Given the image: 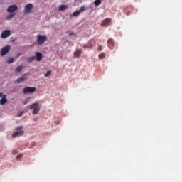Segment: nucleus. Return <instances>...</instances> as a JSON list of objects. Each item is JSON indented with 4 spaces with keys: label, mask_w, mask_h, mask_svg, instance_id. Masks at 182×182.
Returning a JSON list of instances; mask_svg holds the SVG:
<instances>
[{
    "label": "nucleus",
    "mask_w": 182,
    "mask_h": 182,
    "mask_svg": "<svg viewBox=\"0 0 182 182\" xmlns=\"http://www.w3.org/2000/svg\"><path fill=\"white\" fill-rule=\"evenodd\" d=\"M73 55L75 58H77L78 59V58H80V55H82V50H77L75 52H74Z\"/></svg>",
    "instance_id": "obj_13"
},
{
    "label": "nucleus",
    "mask_w": 182,
    "mask_h": 182,
    "mask_svg": "<svg viewBox=\"0 0 182 182\" xmlns=\"http://www.w3.org/2000/svg\"><path fill=\"white\" fill-rule=\"evenodd\" d=\"M36 59L37 62H41L42 59H43V55H42V53L41 52H36Z\"/></svg>",
    "instance_id": "obj_10"
},
{
    "label": "nucleus",
    "mask_w": 182,
    "mask_h": 182,
    "mask_svg": "<svg viewBox=\"0 0 182 182\" xmlns=\"http://www.w3.org/2000/svg\"><path fill=\"white\" fill-rule=\"evenodd\" d=\"M80 15V11H75L73 13V16H79Z\"/></svg>",
    "instance_id": "obj_21"
},
{
    "label": "nucleus",
    "mask_w": 182,
    "mask_h": 182,
    "mask_svg": "<svg viewBox=\"0 0 182 182\" xmlns=\"http://www.w3.org/2000/svg\"><path fill=\"white\" fill-rule=\"evenodd\" d=\"M22 69H23V65H18L16 69V72L19 73L20 72H22Z\"/></svg>",
    "instance_id": "obj_17"
},
{
    "label": "nucleus",
    "mask_w": 182,
    "mask_h": 182,
    "mask_svg": "<svg viewBox=\"0 0 182 182\" xmlns=\"http://www.w3.org/2000/svg\"><path fill=\"white\" fill-rule=\"evenodd\" d=\"M9 50H11V46H6L4 47L1 50V55L5 56V55L9 52Z\"/></svg>",
    "instance_id": "obj_7"
},
{
    "label": "nucleus",
    "mask_w": 182,
    "mask_h": 182,
    "mask_svg": "<svg viewBox=\"0 0 182 182\" xmlns=\"http://www.w3.org/2000/svg\"><path fill=\"white\" fill-rule=\"evenodd\" d=\"M2 96H4V93L3 92H0V97H2Z\"/></svg>",
    "instance_id": "obj_32"
},
{
    "label": "nucleus",
    "mask_w": 182,
    "mask_h": 182,
    "mask_svg": "<svg viewBox=\"0 0 182 182\" xmlns=\"http://www.w3.org/2000/svg\"><path fill=\"white\" fill-rule=\"evenodd\" d=\"M106 55L105 53H102L99 55L100 59H105Z\"/></svg>",
    "instance_id": "obj_25"
},
{
    "label": "nucleus",
    "mask_w": 182,
    "mask_h": 182,
    "mask_svg": "<svg viewBox=\"0 0 182 182\" xmlns=\"http://www.w3.org/2000/svg\"><path fill=\"white\" fill-rule=\"evenodd\" d=\"M35 59H36V56L29 57L28 58V63H31L33 62V60H35Z\"/></svg>",
    "instance_id": "obj_19"
},
{
    "label": "nucleus",
    "mask_w": 182,
    "mask_h": 182,
    "mask_svg": "<svg viewBox=\"0 0 182 182\" xmlns=\"http://www.w3.org/2000/svg\"><path fill=\"white\" fill-rule=\"evenodd\" d=\"M48 37L46 36L38 35L37 36V43L38 45H43L46 41H47Z\"/></svg>",
    "instance_id": "obj_3"
},
{
    "label": "nucleus",
    "mask_w": 182,
    "mask_h": 182,
    "mask_svg": "<svg viewBox=\"0 0 182 182\" xmlns=\"http://www.w3.org/2000/svg\"><path fill=\"white\" fill-rule=\"evenodd\" d=\"M79 12H85V6H82L80 8Z\"/></svg>",
    "instance_id": "obj_27"
},
{
    "label": "nucleus",
    "mask_w": 182,
    "mask_h": 182,
    "mask_svg": "<svg viewBox=\"0 0 182 182\" xmlns=\"http://www.w3.org/2000/svg\"><path fill=\"white\" fill-rule=\"evenodd\" d=\"M21 116H23V112H21L17 114V117H21Z\"/></svg>",
    "instance_id": "obj_28"
},
{
    "label": "nucleus",
    "mask_w": 182,
    "mask_h": 182,
    "mask_svg": "<svg viewBox=\"0 0 182 182\" xmlns=\"http://www.w3.org/2000/svg\"><path fill=\"white\" fill-rule=\"evenodd\" d=\"M32 9H33V4H26L24 7V13L31 14L32 12Z\"/></svg>",
    "instance_id": "obj_5"
},
{
    "label": "nucleus",
    "mask_w": 182,
    "mask_h": 182,
    "mask_svg": "<svg viewBox=\"0 0 182 182\" xmlns=\"http://www.w3.org/2000/svg\"><path fill=\"white\" fill-rule=\"evenodd\" d=\"M25 80H26V74L23 75L21 77L18 78L16 80V83H18V84L22 83V82H25Z\"/></svg>",
    "instance_id": "obj_11"
},
{
    "label": "nucleus",
    "mask_w": 182,
    "mask_h": 182,
    "mask_svg": "<svg viewBox=\"0 0 182 182\" xmlns=\"http://www.w3.org/2000/svg\"><path fill=\"white\" fill-rule=\"evenodd\" d=\"M14 16H15V14L8 15L6 17L7 21H11V19H12L14 18Z\"/></svg>",
    "instance_id": "obj_22"
},
{
    "label": "nucleus",
    "mask_w": 182,
    "mask_h": 182,
    "mask_svg": "<svg viewBox=\"0 0 182 182\" xmlns=\"http://www.w3.org/2000/svg\"><path fill=\"white\" fill-rule=\"evenodd\" d=\"M18 56H21V54H18Z\"/></svg>",
    "instance_id": "obj_34"
},
{
    "label": "nucleus",
    "mask_w": 182,
    "mask_h": 182,
    "mask_svg": "<svg viewBox=\"0 0 182 182\" xmlns=\"http://www.w3.org/2000/svg\"><path fill=\"white\" fill-rule=\"evenodd\" d=\"M8 102V99H6V95H3L1 99L0 100V105H4Z\"/></svg>",
    "instance_id": "obj_12"
},
{
    "label": "nucleus",
    "mask_w": 182,
    "mask_h": 182,
    "mask_svg": "<svg viewBox=\"0 0 182 182\" xmlns=\"http://www.w3.org/2000/svg\"><path fill=\"white\" fill-rule=\"evenodd\" d=\"M100 4H102V0H95L94 1V4L95 6H99V5H100Z\"/></svg>",
    "instance_id": "obj_18"
},
{
    "label": "nucleus",
    "mask_w": 182,
    "mask_h": 182,
    "mask_svg": "<svg viewBox=\"0 0 182 182\" xmlns=\"http://www.w3.org/2000/svg\"><path fill=\"white\" fill-rule=\"evenodd\" d=\"M29 109L30 110H33L32 111L33 114H38L39 113V110H41V107H39V103L38 102L32 104L29 107Z\"/></svg>",
    "instance_id": "obj_1"
},
{
    "label": "nucleus",
    "mask_w": 182,
    "mask_h": 182,
    "mask_svg": "<svg viewBox=\"0 0 182 182\" xmlns=\"http://www.w3.org/2000/svg\"><path fill=\"white\" fill-rule=\"evenodd\" d=\"M36 92V87H26L23 89V95H26L27 93H35Z\"/></svg>",
    "instance_id": "obj_4"
},
{
    "label": "nucleus",
    "mask_w": 182,
    "mask_h": 182,
    "mask_svg": "<svg viewBox=\"0 0 182 182\" xmlns=\"http://www.w3.org/2000/svg\"><path fill=\"white\" fill-rule=\"evenodd\" d=\"M35 145H36L35 142H33V143L31 144L32 147H33V146H35Z\"/></svg>",
    "instance_id": "obj_33"
},
{
    "label": "nucleus",
    "mask_w": 182,
    "mask_h": 182,
    "mask_svg": "<svg viewBox=\"0 0 182 182\" xmlns=\"http://www.w3.org/2000/svg\"><path fill=\"white\" fill-rule=\"evenodd\" d=\"M15 11H18V6L17 5H10L8 8H7V12H9V14H12V12H15Z\"/></svg>",
    "instance_id": "obj_8"
},
{
    "label": "nucleus",
    "mask_w": 182,
    "mask_h": 182,
    "mask_svg": "<svg viewBox=\"0 0 182 182\" xmlns=\"http://www.w3.org/2000/svg\"><path fill=\"white\" fill-rule=\"evenodd\" d=\"M84 49H92L93 48V46L90 44V43H88L87 44L83 45Z\"/></svg>",
    "instance_id": "obj_15"
},
{
    "label": "nucleus",
    "mask_w": 182,
    "mask_h": 182,
    "mask_svg": "<svg viewBox=\"0 0 182 182\" xmlns=\"http://www.w3.org/2000/svg\"><path fill=\"white\" fill-rule=\"evenodd\" d=\"M29 100H31V97H27L23 102V105H28V103H29Z\"/></svg>",
    "instance_id": "obj_20"
},
{
    "label": "nucleus",
    "mask_w": 182,
    "mask_h": 182,
    "mask_svg": "<svg viewBox=\"0 0 182 182\" xmlns=\"http://www.w3.org/2000/svg\"><path fill=\"white\" fill-rule=\"evenodd\" d=\"M108 43V46L109 48H110V49H112V48H113V46H114V41L112 39H109L107 41Z\"/></svg>",
    "instance_id": "obj_14"
},
{
    "label": "nucleus",
    "mask_w": 182,
    "mask_h": 182,
    "mask_svg": "<svg viewBox=\"0 0 182 182\" xmlns=\"http://www.w3.org/2000/svg\"><path fill=\"white\" fill-rule=\"evenodd\" d=\"M68 9V6L67 5H61L60 6V7L58 8V11H65V9Z\"/></svg>",
    "instance_id": "obj_16"
},
{
    "label": "nucleus",
    "mask_w": 182,
    "mask_h": 182,
    "mask_svg": "<svg viewBox=\"0 0 182 182\" xmlns=\"http://www.w3.org/2000/svg\"><path fill=\"white\" fill-rule=\"evenodd\" d=\"M72 35H73V31H70V32L69 33V36H72Z\"/></svg>",
    "instance_id": "obj_31"
},
{
    "label": "nucleus",
    "mask_w": 182,
    "mask_h": 182,
    "mask_svg": "<svg viewBox=\"0 0 182 182\" xmlns=\"http://www.w3.org/2000/svg\"><path fill=\"white\" fill-rule=\"evenodd\" d=\"M103 49V47L102 46H98V52H100Z\"/></svg>",
    "instance_id": "obj_29"
},
{
    "label": "nucleus",
    "mask_w": 182,
    "mask_h": 182,
    "mask_svg": "<svg viewBox=\"0 0 182 182\" xmlns=\"http://www.w3.org/2000/svg\"><path fill=\"white\" fill-rule=\"evenodd\" d=\"M12 154H18V151L14 149V150L12 151Z\"/></svg>",
    "instance_id": "obj_30"
},
{
    "label": "nucleus",
    "mask_w": 182,
    "mask_h": 182,
    "mask_svg": "<svg viewBox=\"0 0 182 182\" xmlns=\"http://www.w3.org/2000/svg\"><path fill=\"white\" fill-rule=\"evenodd\" d=\"M11 36V31L5 30L1 34V39H6V38H9Z\"/></svg>",
    "instance_id": "obj_6"
},
{
    "label": "nucleus",
    "mask_w": 182,
    "mask_h": 182,
    "mask_svg": "<svg viewBox=\"0 0 182 182\" xmlns=\"http://www.w3.org/2000/svg\"><path fill=\"white\" fill-rule=\"evenodd\" d=\"M112 23V18H107L101 23V26H109Z\"/></svg>",
    "instance_id": "obj_9"
},
{
    "label": "nucleus",
    "mask_w": 182,
    "mask_h": 182,
    "mask_svg": "<svg viewBox=\"0 0 182 182\" xmlns=\"http://www.w3.org/2000/svg\"><path fill=\"white\" fill-rule=\"evenodd\" d=\"M22 129H23V126H20V127H17L16 128V130L17 132H14V134H12L13 137H18L19 136H23V130H22Z\"/></svg>",
    "instance_id": "obj_2"
},
{
    "label": "nucleus",
    "mask_w": 182,
    "mask_h": 182,
    "mask_svg": "<svg viewBox=\"0 0 182 182\" xmlns=\"http://www.w3.org/2000/svg\"><path fill=\"white\" fill-rule=\"evenodd\" d=\"M23 156V155H22V154H18L16 156V160H21V159H22Z\"/></svg>",
    "instance_id": "obj_26"
},
{
    "label": "nucleus",
    "mask_w": 182,
    "mask_h": 182,
    "mask_svg": "<svg viewBox=\"0 0 182 182\" xmlns=\"http://www.w3.org/2000/svg\"><path fill=\"white\" fill-rule=\"evenodd\" d=\"M51 74H52V71L48 70V71L44 75V76H45V77H48L50 76Z\"/></svg>",
    "instance_id": "obj_23"
},
{
    "label": "nucleus",
    "mask_w": 182,
    "mask_h": 182,
    "mask_svg": "<svg viewBox=\"0 0 182 182\" xmlns=\"http://www.w3.org/2000/svg\"><path fill=\"white\" fill-rule=\"evenodd\" d=\"M14 62H15V59L12 58L8 60L7 63H14Z\"/></svg>",
    "instance_id": "obj_24"
}]
</instances>
